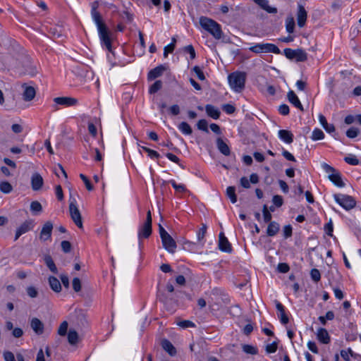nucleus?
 Masks as SVG:
<instances>
[{
  "instance_id": "obj_1",
  "label": "nucleus",
  "mask_w": 361,
  "mask_h": 361,
  "mask_svg": "<svg viewBox=\"0 0 361 361\" xmlns=\"http://www.w3.org/2000/svg\"><path fill=\"white\" fill-rule=\"evenodd\" d=\"M201 27L212 35L216 39H220L223 35L221 25L212 18L206 16L200 18Z\"/></svg>"
},
{
  "instance_id": "obj_2",
  "label": "nucleus",
  "mask_w": 361,
  "mask_h": 361,
  "mask_svg": "<svg viewBox=\"0 0 361 361\" xmlns=\"http://www.w3.org/2000/svg\"><path fill=\"white\" fill-rule=\"evenodd\" d=\"M228 81L234 92H241L245 88L246 73L241 71L231 73L228 76Z\"/></svg>"
},
{
  "instance_id": "obj_3",
  "label": "nucleus",
  "mask_w": 361,
  "mask_h": 361,
  "mask_svg": "<svg viewBox=\"0 0 361 361\" xmlns=\"http://www.w3.org/2000/svg\"><path fill=\"white\" fill-rule=\"evenodd\" d=\"M322 166L325 172L329 174V179L335 185L339 188H343L345 186V183L341 178V174L338 170L326 163H323Z\"/></svg>"
},
{
  "instance_id": "obj_4",
  "label": "nucleus",
  "mask_w": 361,
  "mask_h": 361,
  "mask_svg": "<svg viewBox=\"0 0 361 361\" xmlns=\"http://www.w3.org/2000/svg\"><path fill=\"white\" fill-rule=\"evenodd\" d=\"M152 214L149 210L147 212L146 220L138 228L137 236L139 243H141L142 238H148L152 234Z\"/></svg>"
},
{
  "instance_id": "obj_5",
  "label": "nucleus",
  "mask_w": 361,
  "mask_h": 361,
  "mask_svg": "<svg viewBox=\"0 0 361 361\" xmlns=\"http://www.w3.org/2000/svg\"><path fill=\"white\" fill-rule=\"evenodd\" d=\"M249 50L255 54L260 53H274L281 54L280 49L274 44L271 43H258L249 48Z\"/></svg>"
},
{
  "instance_id": "obj_6",
  "label": "nucleus",
  "mask_w": 361,
  "mask_h": 361,
  "mask_svg": "<svg viewBox=\"0 0 361 361\" xmlns=\"http://www.w3.org/2000/svg\"><path fill=\"white\" fill-rule=\"evenodd\" d=\"M334 198L345 210H350L356 206V201L352 196L344 194H334Z\"/></svg>"
},
{
  "instance_id": "obj_7",
  "label": "nucleus",
  "mask_w": 361,
  "mask_h": 361,
  "mask_svg": "<svg viewBox=\"0 0 361 361\" xmlns=\"http://www.w3.org/2000/svg\"><path fill=\"white\" fill-rule=\"evenodd\" d=\"M283 54L287 59L290 60L295 59L297 62H303L307 59V54L301 49L286 48L283 49Z\"/></svg>"
},
{
  "instance_id": "obj_8",
  "label": "nucleus",
  "mask_w": 361,
  "mask_h": 361,
  "mask_svg": "<svg viewBox=\"0 0 361 361\" xmlns=\"http://www.w3.org/2000/svg\"><path fill=\"white\" fill-rule=\"evenodd\" d=\"M69 211L71 217L75 225L80 228H82L81 214L76 205V200L75 199L71 200L69 204Z\"/></svg>"
},
{
  "instance_id": "obj_9",
  "label": "nucleus",
  "mask_w": 361,
  "mask_h": 361,
  "mask_svg": "<svg viewBox=\"0 0 361 361\" xmlns=\"http://www.w3.org/2000/svg\"><path fill=\"white\" fill-rule=\"evenodd\" d=\"M20 73L23 75L35 76L37 73V68L30 59L26 58L22 63V69Z\"/></svg>"
},
{
  "instance_id": "obj_10",
  "label": "nucleus",
  "mask_w": 361,
  "mask_h": 361,
  "mask_svg": "<svg viewBox=\"0 0 361 361\" xmlns=\"http://www.w3.org/2000/svg\"><path fill=\"white\" fill-rule=\"evenodd\" d=\"M90 6L91 16L94 22L97 25V29L106 26V25L102 21V18L100 13L97 11V8L99 7V2L97 1H94L91 3Z\"/></svg>"
},
{
  "instance_id": "obj_11",
  "label": "nucleus",
  "mask_w": 361,
  "mask_h": 361,
  "mask_svg": "<svg viewBox=\"0 0 361 361\" xmlns=\"http://www.w3.org/2000/svg\"><path fill=\"white\" fill-rule=\"evenodd\" d=\"M53 227V224L50 221H47L43 225L39 233V239L41 241L51 240Z\"/></svg>"
},
{
  "instance_id": "obj_12",
  "label": "nucleus",
  "mask_w": 361,
  "mask_h": 361,
  "mask_svg": "<svg viewBox=\"0 0 361 361\" xmlns=\"http://www.w3.org/2000/svg\"><path fill=\"white\" fill-rule=\"evenodd\" d=\"M34 228V221L31 219L24 221L16 230L14 240H17L20 235L32 231Z\"/></svg>"
},
{
  "instance_id": "obj_13",
  "label": "nucleus",
  "mask_w": 361,
  "mask_h": 361,
  "mask_svg": "<svg viewBox=\"0 0 361 361\" xmlns=\"http://www.w3.org/2000/svg\"><path fill=\"white\" fill-rule=\"evenodd\" d=\"M99 35L102 42L105 45L106 48L111 51V41L109 37V32L106 27L104 26L103 27L98 29Z\"/></svg>"
},
{
  "instance_id": "obj_14",
  "label": "nucleus",
  "mask_w": 361,
  "mask_h": 361,
  "mask_svg": "<svg viewBox=\"0 0 361 361\" xmlns=\"http://www.w3.org/2000/svg\"><path fill=\"white\" fill-rule=\"evenodd\" d=\"M163 247L170 253L176 252L177 245L173 238L168 234L166 237L161 238Z\"/></svg>"
},
{
  "instance_id": "obj_15",
  "label": "nucleus",
  "mask_w": 361,
  "mask_h": 361,
  "mask_svg": "<svg viewBox=\"0 0 361 361\" xmlns=\"http://www.w3.org/2000/svg\"><path fill=\"white\" fill-rule=\"evenodd\" d=\"M56 104L65 106H72L78 104V101L77 99L70 97H59L54 99Z\"/></svg>"
},
{
  "instance_id": "obj_16",
  "label": "nucleus",
  "mask_w": 361,
  "mask_h": 361,
  "mask_svg": "<svg viewBox=\"0 0 361 361\" xmlns=\"http://www.w3.org/2000/svg\"><path fill=\"white\" fill-rule=\"evenodd\" d=\"M307 13L303 6L299 4L297 13V22L300 27H304L306 23Z\"/></svg>"
},
{
  "instance_id": "obj_17",
  "label": "nucleus",
  "mask_w": 361,
  "mask_h": 361,
  "mask_svg": "<svg viewBox=\"0 0 361 361\" xmlns=\"http://www.w3.org/2000/svg\"><path fill=\"white\" fill-rule=\"evenodd\" d=\"M219 247L225 252H231L232 250L231 245L227 238L225 237L224 233H220L219 234Z\"/></svg>"
},
{
  "instance_id": "obj_18",
  "label": "nucleus",
  "mask_w": 361,
  "mask_h": 361,
  "mask_svg": "<svg viewBox=\"0 0 361 361\" xmlns=\"http://www.w3.org/2000/svg\"><path fill=\"white\" fill-rule=\"evenodd\" d=\"M44 183L42 176L38 173L32 174L31 178V185L33 190L37 191L41 189Z\"/></svg>"
},
{
  "instance_id": "obj_19",
  "label": "nucleus",
  "mask_w": 361,
  "mask_h": 361,
  "mask_svg": "<svg viewBox=\"0 0 361 361\" xmlns=\"http://www.w3.org/2000/svg\"><path fill=\"white\" fill-rule=\"evenodd\" d=\"M275 303H276V308L279 312V314L278 316H279V318L281 322L283 324H288L289 322V319L285 312V309H284L283 305L280 302H279L277 300L275 301Z\"/></svg>"
},
{
  "instance_id": "obj_20",
  "label": "nucleus",
  "mask_w": 361,
  "mask_h": 361,
  "mask_svg": "<svg viewBox=\"0 0 361 361\" xmlns=\"http://www.w3.org/2000/svg\"><path fill=\"white\" fill-rule=\"evenodd\" d=\"M30 326L37 335H41L44 333V324L37 318L32 319Z\"/></svg>"
},
{
  "instance_id": "obj_21",
  "label": "nucleus",
  "mask_w": 361,
  "mask_h": 361,
  "mask_svg": "<svg viewBox=\"0 0 361 361\" xmlns=\"http://www.w3.org/2000/svg\"><path fill=\"white\" fill-rule=\"evenodd\" d=\"M166 70L165 67L162 65L158 66L152 69L147 75V78L149 80H154L162 75L164 71Z\"/></svg>"
},
{
  "instance_id": "obj_22",
  "label": "nucleus",
  "mask_w": 361,
  "mask_h": 361,
  "mask_svg": "<svg viewBox=\"0 0 361 361\" xmlns=\"http://www.w3.org/2000/svg\"><path fill=\"white\" fill-rule=\"evenodd\" d=\"M24 89L23 97L25 101H31L34 99L36 94L35 90L33 87L27 86L25 84L23 85Z\"/></svg>"
},
{
  "instance_id": "obj_23",
  "label": "nucleus",
  "mask_w": 361,
  "mask_h": 361,
  "mask_svg": "<svg viewBox=\"0 0 361 361\" xmlns=\"http://www.w3.org/2000/svg\"><path fill=\"white\" fill-rule=\"evenodd\" d=\"M287 98L290 103L294 105L296 108L303 111V106L299 100L298 96L293 90H290L287 94Z\"/></svg>"
},
{
  "instance_id": "obj_24",
  "label": "nucleus",
  "mask_w": 361,
  "mask_h": 361,
  "mask_svg": "<svg viewBox=\"0 0 361 361\" xmlns=\"http://www.w3.org/2000/svg\"><path fill=\"white\" fill-rule=\"evenodd\" d=\"M317 338L319 342L324 344H328L331 340L327 330L324 328H319L317 330Z\"/></svg>"
},
{
  "instance_id": "obj_25",
  "label": "nucleus",
  "mask_w": 361,
  "mask_h": 361,
  "mask_svg": "<svg viewBox=\"0 0 361 361\" xmlns=\"http://www.w3.org/2000/svg\"><path fill=\"white\" fill-rule=\"evenodd\" d=\"M278 135L281 140L288 144H290L293 142V135L288 130H280Z\"/></svg>"
},
{
  "instance_id": "obj_26",
  "label": "nucleus",
  "mask_w": 361,
  "mask_h": 361,
  "mask_svg": "<svg viewBox=\"0 0 361 361\" xmlns=\"http://www.w3.org/2000/svg\"><path fill=\"white\" fill-rule=\"evenodd\" d=\"M216 146L219 152L222 153L224 155H230L231 151L229 147L221 137L217 138Z\"/></svg>"
},
{
  "instance_id": "obj_27",
  "label": "nucleus",
  "mask_w": 361,
  "mask_h": 361,
  "mask_svg": "<svg viewBox=\"0 0 361 361\" xmlns=\"http://www.w3.org/2000/svg\"><path fill=\"white\" fill-rule=\"evenodd\" d=\"M205 110L207 114L214 119H218L220 116L221 113L219 109L212 104H207L205 106Z\"/></svg>"
},
{
  "instance_id": "obj_28",
  "label": "nucleus",
  "mask_w": 361,
  "mask_h": 361,
  "mask_svg": "<svg viewBox=\"0 0 361 361\" xmlns=\"http://www.w3.org/2000/svg\"><path fill=\"white\" fill-rule=\"evenodd\" d=\"M319 121L320 124L324 128V130L329 133H334L335 131V127L333 124H329L325 116L322 114H319Z\"/></svg>"
},
{
  "instance_id": "obj_29",
  "label": "nucleus",
  "mask_w": 361,
  "mask_h": 361,
  "mask_svg": "<svg viewBox=\"0 0 361 361\" xmlns=\"http://www.w3.org/2000/svg\"><path fill=\"white\" fill-rule=\"evenodd\" d=\"M161 346L170 355L173 356L176 354V350L173 344L167 339L161 341Z\"/></svg>"
},
{
  "instance_id": "obj_30",
  "label": "nucleus",
  "mask_w": 361,
  "mask_h": 361,
  "mask_svg": "<svg viewBox=\"0 0 361 361\" xmlns=\"http://www.w3.org/2000/svg\"><path fill=\"white\" fill-rule=\"evenodd\" d=\"M279 224L276 221H270L267 229V234L268 236H274L279 231Z\"/></svg>"
},
{
  "instance_id": "obj_31",
  "label": "nucleus",
  "mask_w": 361,
  "mask_h": 361,
  "mask_svg": "<svg viewBox=\"0 0 361 361\" xmlns=\"http://www.w3.org/2000/svg\"><path fill=\"white\" fill-rule=\"evenodd\" d=\"M49 283L51 288L56 293H59L61 290V285L60 281L55 276H50L49 278Z\"/></svg>"
},
{
  "instance_id": "obj_32",
  "label": "nucleus",
  "mask_w": 361,
  "mask_h": 361,
  "mask_svg": "<svg viewBox=\"0 0 361 361\" xmlns=\"http://www.w3.org/2000/svg\"><path fill=\"white\" fill-rule=\"evenodd\" d=\"M341 356L345 361H350V357L356 359L359 356L358 354L354 353L351 348H348L347 350H342L341 351Z\"/></svg>"
},
{
  "instance_id": "obj_33",
  "label": "nucleus",
  "mask_w": 361,
  "mask_h": 361,
  "mask_svg": "<svg viewBox=\"0 0 361 361\" xmlns=\"http://www.w3.org/2000/svg\"><path fill=\"white\" fill-rule=\"evenodd\" d=\"M68 341L70 344L75 345L78 341V334L76 331L70 329L68 333Z\"/></svg>"
},
{
  "instance_id": "obj_34",
  "label": "nucleus",
  "mask_w": 361,
  "mask_h": 361,
  "mask_svg": "<svg viewBox=\"0 0 361 361\" xmlns=\"http://www.w3.org/2000/svg\"><path fill=\"white\" fill-rule=\"evenodd\" d=\"M44 262L51 272L54 274H56L58 272L57 267L50 256H46L44 258Z\"/></svg>"
},
{
  "instance_id": "obj_35",
  "label": "nucleus",
  "mask_w": 361,
  "mask_h": 361,
  "mask_svg": "<svg viewBox=\"0 0 361 361\" xmlns=\"http://www.w3.org/2000/svg\"><path fill=\"white\" fill-rule=\"evenodd\" d=\"M178 129L185 135H191L192 133L191 127L186 122H181L178 126Z\"/></svg>"
},
{
  "instance_id": "obj_36",
  "label": "nucleus",
  "mask_w": 361,
  "mask_h": 361,
  "mask_svg": "<svg viewBox=\"0 0 361 361\" xmlns=\"http://www.w3.org/2000/svg\"><path fill=\"white\" fill-rule=\"evenodd\" d=\"M286 28L288 33H293L295 28V21L293 17H288L286 20Z\"/></svg>"
},
{
  "instance_id": "obj_37",
  "label": "nucleus",
  "mask_w": 361,
  "mask_h": 361,
  "mask_svg": "<svg viewBox=\"0 0 361 361\" xmlns=\"http://www.w3.org/2000/svg\"><path fill=\"white\" fill-rule=\"evenodd\" d=\"M235 192V189L233 186H229L226 189L227 196L230 198L232 203H235L237 202V197Z\"/></svg>"
},
{
  "instance_id": "obj_38",
  "label": "nucleus",
  "mask_w": 361,
  "mask_h": 361,
  "mask_svg": "<svg viewBox=\"0 0 361 361\" xmlns=\"http://www.w3.org/2000/svg\"><path fill=\"white\" fill-rule=\"evenodd\" d=\"M162 87V82L161 80H156L149 89V94H154L161 90Z\"/></svg>"
},
{
  "instance_id": "obj_39",
  "label": "nucleus",
  "mask_w": 361,
  "mask_h": 361,
  "mask_svg": "<svg viewBox=\"0 0 361 361\" xmlns=\"http://www.w3.org/2000/svg\"><path fill=\"white\" fill-rule=\"evenodd\" d=\"M13 190L12 185L7 181H3L0 183V190L6 194L10 193Z\"/></svg>"
},
{
  "instance_id": "obj_40",
  "label": "nucleus",
  "mask_w": 361,
  "mask_h": 361,
  "mask_svg": "<svg viewBox=\"0 0 361 361\" xmlns=\"http://www.w3.org/2000/svg\"><path fill=\"white\" fill-rule=\"evenodd\" d=\"M324 134L323 131L322 130H320L319 128H315L312 133L311 138L313 140H322L324 138Z\"/></svg>"
},
{
  "instance_id": "obj_41",
  "label": "nucleus",
  "mask_w": 361,
  "mask_h": 361,
  "mask_svg": "<svg viewBox=\"0 0 361 361\" xmlns=\"http://www.w3.org/2000/svg\"><path fill=\"white\" fill-rule=\"evenodd\" d=\"M243 350L247 354L250 355H256L258 353V350L256 347H254L251 345H243Z\"/></svg>"
},
{
  "instance_id": "obj_42",
  "label": "nucleus",
  "mask_w": 361,
  "mask_h": 361,
  "mask_svg": "<svg viewBox=\"0 0 361 361\" xmlns=\"http://www.w3.org/2000/svg\"><path fill=\"white\" fill-rule=\"evenodd\" d=\"M30 210L35 213H39L42 210V207L38 201H33L30 204Z\"/></svg>"
},
{
  "instance_id": "obj_43",
  "label": "nucleus",
  "mask_w": 361,
  "mask_h": 361,
  "mask_svg": "<svg viewBox=\"0 0 361 361\" xmlns=\"http://www.w3.org/2000/svg\"><path fill=\"white\" fill-rule=\"evenodd\" d=\"M262 213H263V217L264 222H270L271 219L272 218L271 214L270 213V211H269V209L266 204L263 206L262 209Z\"/></svg>"
},
{
  "instance_id": "obj_44",
  "label": "nucleus",
  "mask_w": 361,
  "mask_h": 361,
  "mask_svg": "<svg viewBox=\"0 0 361 361\" xmlns=\"http://www.w3.org/2000/svg\"><path fill=\"white\" fill-rule=\"evenodd\" d=\"M142 149L147 153L148 156L151 159H158L160 157L159 154L157 151L151 149L147 147L142 146Z\"/></svg>"
},
{
  "instance_id": "obj_45",
  "label": "nucleus",
  "mask_w": 361,
  "mask_h": 361,
  "mask_svg": "<svg viewBox=\"0 0 361 361\" xmlns=\"http://www.w3.org/2000/svg\"><path fill=\"white\" fill-rule=\"evenodd\" d=\"M206 233H207V226L204 224H202V228H200V230L198 231V232L197 233V240L199 242L202 241V240L204 239V238L205 236Z\"/></svg>"
},
{
  "instance_id": "obj_46",
  "label": "nucleus",
  "mask_w": 361,
  "mask_h": 361,
  "mask_svg": "<svg viewBox=\"0 0 361 361\" xmlns=\"http://www.w3.org/2000/svg\"><path fill=\"white\" fill-rule=\"evenodd\" d=\"M170 183L172 185V187L176 190V191H178V192H184L185 191H186V188L184 185L183 184H178L175 180H170Z\"/></svg>"
},
{
  "instance_id": "obj_47",
  "label": "nucleus",
  "mask_w": 361,
  "mask_h": 361,
  "mask_svg": "<svg viewBox=\"0 0 361 361\" xmlns=\"http://www.w3.org/2000/svg\"><path fill=\"white\" fill-rule=\"evenodd\" d=\"M197 128L199 130L205 131L207 133L209 132L208 130V123L205 119H201L197 123Z\"/></svg>"
},
{
  "instance_id": "obj_48",
  "label": "nucleus",
  "mask_w": 361,
  "mask_h": 361,
  "mask_svg": "<svg viewBox=\"0 0 361 361\" xmlns=\"http://www.w3.org/2000/svg\"><path fill=\"white\" fill-rule=\"evenodd\" d=\"M311 279L315 281L318 282L321 279V274L319 271L317 269H312L310 271Z\"/></svg>"
},
{
  "instance_id": "obj_49",
  "label": "nucleus",
  "mask_w": 361,
  "mask_h": 361,
  "mask_svg": "<svg viewBox=\"0 0 361 361\" xmlns=\"http://www.w3.org/2000/svg\"><path fill=\"white\" fill-rule=\"evenodd\" d=\"M359 132L357 128L352 127L347 130L346 135L349 138H355L358 135Z\"/></svg>"
},
{
  "instance_id": "obj_50",
  "label": "nucleus",
  "mask_w": 361,
  "mask_h": 361,
  "mask_svg": "<svg viewBox=\"0 0 361 361\" xmlns=\"http://www.w3.org/2000/svg\"><path fill=\"white\" fill-rule=\"evenodd\" d=\"M68 322L64 321L61 324H60V326L58 329V334L60 335V336H65L67 333V330H68Z\"/></svg>"
},
{
  "instance_id": "obj_51",
  "label": "nucleus",
  "mask_w": 361,
  "mask_h": 361,
  "mask_svg": "<svg viewBox=\"0 0 361 361\" xmlns=\"http://www.w3.org/2000/svg\"><path fill=\"white\" fill-rule=\"evenodd\" d=\"M344 160L348 164L356 166L359 164V160L354 155H350L349 157H345Z\"/></svg>"
},
{
  "instance_id": "obj_52",
  "label": "nucleus",
  "mask_w": 361,
  "mask_h": 361,
  "mask_svg": "<svg viewBox=\"0 0 361 361\" xmlns=\"http://www.w3.org/2000/svg\"><path fill=\"white\" fill-rule=\"evenodd\" d=\"M277 343L276 341L266 345L265 350L267 353H274L277 350Z\"/></svg>"
},
{
  "instance_id": "obj_53",
  "label": "nucleus",
  "mask_w": 361,
  "mask_h": 361,
  "mask_svg": "<svg viewBox=\"0 0 361 361\" xmlns=\"http://www.w3.org/2000/svg\"><path fill=\"white\" fill-rule=\"evenodd\" d=\"M80 177L82 180V181L84 182V183H85L87 190H89V191L92 190H93V185L91 184V183L89 180V179L87 178V177L86 176H85L84 174H82V173L80 174Z\"/></svg>"
},
{
  "instance_id": "obj_54",
  "label": "nucleus",
  "mask_w": 361,
  "mask_h": 361,
  "mask_svg": "<svg viewBox=\"0 0 361 361\" xmlns=\"http://www.w3.org/2000/svg\"><path fill=\"white\" fill-rule=\"evenodd\" d=\"M26 291L27 294L32 298H36L38 295V291L34 286H28Z\"/></svg>"
},
{
  "instance_id": "obj_55",
  "label": "nucleus",
  "mask_w": 361,
  "mask_h": 361,
  "mask_svg": "<svg viewBox=\"0 0 361 361\" xmlns=\"http://www.w3.org/2000/svg\"><path fill=\"white\" fill-rule=\"evenodd\" d=\"M61 249L65 253H68L71 250V244L69 241L63 240L61 243Z\"/></svg>"
},
{
  "instance_id": "obj_56",
  "label": "nucleus",
  "mask_w": 361,
  "mask_h": 361,
  "mask_svg": "<svg viewBox=\"0 0 361 361\" xmlns=\"http://www.w3.org/2000/svg\"><path fill=\"white\" fill-rule=\"evenodd\" d=\"M73 288L75 292H79L81 290V282L78 278H74L72 281Z\"/></svg>"
},
{
  "instance_id": "obj_57",
  "label": "nucleus",
  "mask_w": 361,
  "mask_h": 361,
  "mask_svg": "<svg viewBox=\"0 0 361 361\" xmlns=\"http://www.w3.org/2000/svg\"><path fill=\"white\" fill-rule=\"evenodd\" d=\"M184 51L190 54L191 59H194L195 58V51L192 45L190 44L185 47Z\"/></svg>"
},
{
  "instance_id": "obj_58",
  "label": "nucleus",
  "mask_w": 361,
  "mask_h": 361,
  "mask_svg": "<svg viewBox=\"0 0 361 361\" xmlns=\"http://www.w3.org/2000/svg\"><path fill=\"white\" fill-rule=\"evenodd\" d=\"M277 269L279 272L285 274L289 271L290 267L286 263H279Z\"/></svg>"
},
{
  "instance_id": "obj_59",
  "label": "nucleus",
  "mask_w": 361,
  "mask_h": 361,
  "mask_svg": "<svg viewBox=\"0 0 361 361\" xmlns=\"http://www.w3.org/2000/svg\"><path fill=\"white\" fill-rule=\"evenodd\" d=\"M272 201H273V203L274 204V205L278 207H280L281 206H282V204L283 203L282 197L280 195H274L273 197Z\"/></svg>"
},
{
  "instance_id": "obj_60",
  "label": "nucleus",
  "mask_w": 361,
  "mask_h": 361,
  "mask_svg": "<svg viewBox=\"0 0 361 361\" xmlns=\"http://www.w3.org/2000/svg\"><path fill=\"white\" fill-rule=\"evenodd\" d=\"M193 71L196 73L197 78L200 80H205V77H204V73L202 72V71L200 69V68L197 66H195L194 68H193Z\"/></svg>"
},
{
  "instance_id": "obj_61",
  "label": "nucleus",
  "mask_w": 361,
  "mask_h": 361,
  "mask_svg": "<svg viewBox=\"0 0 361 361\" xmlns=\"http://www.w3.org/2000/svg\"><path fill=\"white\" fill-rule=\"evenodd\" d=\"M178 325L183 329L195 326V324L189 320L181 321L178 323Z\"/></svg>"
},
{
  "instance_id": "obj_62",
  "label": "nucleus",
  "mask_w": 361,
  "mask_h": 361,
  "mask_svg": "<svg viewBox=\"0 0 361 361\" xmlns=\"http://www.w3.org/2000/svg\"><path fill=\"white\" fill-rule=\"evenodd\" d=\"M279 111L281 115L286 116L290 112L289 106L287 104H281L279 106Z\"/></svg>"
},
{
  "instance_id": "obj_63",
  "label": "nucleus",
  "mask_w": 361,
  "mask_h": 361,
  "mask_svg": "<svg viewBox=\"0 0 361 361\" xmlns=\"http://www.w3.org/2000/svg\"><path fill=\"white\" fill-rule=\"evenodd\" d=\"M307 348L313 353L317 354L319 353L318 348L314 341H308Z\"/></svg>"
},
{
  "instance_id": "obj_64",
  "label": "nucleus",
  "mask_w": 361,
  "mask_h": 361,
  "mask_svg": "<svg viewBox=\"0 0 361 361\" xmlns=\"http://www.w3.org/2000/svg\"><path fill=\"white\" fill-rule=\"evenodd\" d=\"M222 109L226 114H231L234 113V111H235V108L234 107V106L229 104H224Z\"/></svg>"
}]
</instances>
